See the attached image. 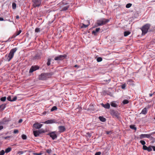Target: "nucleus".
I'll use <instances>...</instances> for the list:
<instances>
[{
  "instance_id": "f257e3e1",
  "label": "nucleus",
  "mask_w": 155,
  "mask_h": 155,
  "mask_svg": "<svg viewBox=\"0 0 155 155\" xmlns=\"http://www.w3.org/2000/svg\"><path fill=\"white\" fill-rule=\"evenodd\" d=\"M17 49L16 48L12 49L8 54H6L5 57L6 61H9L13 58L15 53Z\"/></svg>"
},
{
  "instance_id": "f03ea898",
  "label": "nucleus",
  "mask_w": 155,
  "mask_h": 155,
  "mask_svg": "<svg viewBox=\"0 0 155 155\" xmlns=\"http://www.w3.org/2000/svg\"><path fill=\"white\" fill-rule=\"evenodd\" d=\"M52 73H43L41 74L39 76V78L41 80H46L50 77L52 75Z\"/></svg>"
},
{
  "instance_id": "7ed1b4c3",
  "label": "nucleus",
  "mask_w": 155,
  "mask_h": 155,
  "mask_svg": "<svg viewBox=\"0 0 155 155\" xmlns=\"http://www.w3.org/2000/svg\"><path fill=\"white\" fill-rule=\"evenodd\" d=\"M109 21V20L105 18H102L98 20L97 21V23L98 26H101L106 24Z\"/></svg>"
},
{
  "instance_id": "20e7f679",
  "label": "nucleus",
  "mask_w": 155,
  "mask_h": 155,
  "mask_svg": "<svg viewBox=\"0 0 155 155\" xmlns=\"http://www.w3.org/2000/svg\"><path fill=\"white\" fill-rule=\"evenodd\" d=\"M150 25L149 24H147L143 26L141 28L143 35H145L147 33L148 29L150 28Z\"/></svg>"
},
{
  "instance_id": "39448f33",
  "label": "nucleus",
  "mask_w": 155,
  "mask_h": 155,
  "mask_svg": "<svg viewBox=\"0 0 155 155\" xmlns=\"http://www.w3.org/2000/svg\"><path fill=\"white\" fill-rule=\"evenodd\" d=\"M66 57L65 54L60 55L57 56L55 57L54 58V60L56 61H61L63 60Z\"/></svg>"
},
{
  "instance_id": "423d86ee",
  "label": "nucleus",
  "mask_w": 155,
  "mask_h": 155,
  "mask_svg": "<svg viewBox=\"0 0 155 155\" xmlns=\"http://www.w3.org/2000/svg\"><path fill=\"white\" fill-rule=\"evenodd\" d=\"M47 135H49L53 140L55 139L57 137V136L56 134V132L55 131H53L49 133H48Z\"/></svg>"
},
{
  "instance_id": "0eeeda50",
  "label": "nucleus",
  "mask_w": 155,
  "mask_h": 155,
  "mask_svg": "<svg viewBox=\"0 0 155 155\" xmlns=\"http://www.w3.org/2000/svg\"><path fill=\"white\" fill-rule=\"evenodd\" d=\"M111 114L113 117L117 118L119 117V113L117 111L112 110L111 111Z\"/></svg>"
},
{
  "instance_id": "6e6552de",
  "label": "nucleus",
  "mask_w": 155,
  "mask_h": 155,
  "mask_svg": "<svg viewBox=\"0 0 155 155\" xmlns=\"http://www.w3.org/2000/svg\"><path fill=\"white\" fill-rule=\"evenodd\" d=\"M39 67L38 66H32L30 68L29 72L30 73H32L34 71H35L39 69Z\"/></svg>"
},
{
  "instance_id": "1a4fd4ad",
  "label": "nucleus",
  "mask_w": 155,
  "mask_h": 155,
  "mask_svg": "<svg viewBox=\"0 0 155 155\" xmlns=\"http://www.w3.org/2000/svg\"><path fill=\"white\" fill-rule=\"evenodd\" d=\"M45 124H51L52 123H57V122H56L55 120L54 119H50L48 120L45 121L43 122Z\"/></svg>"
},
{
  "instance_id": "9d476101",
  "label": "nucleus",
  "mask_w": 155,
  "mask_h": 155,
  "mask_svg": "<svg viewBox=\"0 0 155 155\" xmlns=\"http://www.w3.org/2000/svg\"><path fill=\"white\" fill-rule=\"evenodd\" d=\"M12 97H13V96H9L7 98V100L10 101H15L17 99V97L16 96H15L13 98H12Z\"/></svg>"
},
{
  "instance_id": "9b49d317",
  "label": "nucleus",
  "mask_w": 155,
  "mask_h": 155,
  "mask_svg": "<svg viewBox=\"0 0 155 155\" xmlns=\"http://www.w3.org/2000/svg\"><path fill=\"white\" fill-rule=\"evenodd\" d=\"M58 129L59 130V132L60 133L64 132L66 129V128L64 126H59L58 127Z\"/></svg>"
},
{
  "instance_id": "f8f14e48",
  "label": "nucleus",
  "mask_w": 155,
  "mask_h": 155,
  "mask_svg": "<svg viewBox=\"0 0 155 155\" xmlns=\"http://www.w3.org/2000/svg\"><path fill=\"white\" fill-rule=\"evenodd\" d=\"M42 124L37 123L33 124L34 127L36 129L40 128L42 126Z\"/></svg>"
},
{
  "instance_id": "ddd939ff",
  "label": "nucleus",
  "mask_w": 155,
  "mask_h": 155,
  "mask_svg": "<svg viewBox=\"0 0 155 155\" xmlns=\"http://www.w3.org/2000/svg\"><path fill=\"white\" fill-rule=\"evenodd\" d=\"M140 139H142L145 138H150V135L148 134H141L139 136Z\"/></svg>"
},
{
  "instance_id": "4468645a",
  "label": "nucleus",
  "mask_w": 155,
  "mask_h": 155,
  "mask_svg": "<svg viewBox=\"0 0 155 155\" xmlns=\"http://www.w3.org/2000/svg\"><path fill=\"white\" fill-rule=\"evenodd\" d=\"M101 105L104 107L106 109H109L110 107V104L107 103L106 104H101Z\"/></svg>"
},
{
  "instance_id": "2eb2a0df",
  "label": "nucleus",
  "mask_w": 155,
  "mask_h": 155,
  "mask_svg": "<svg viewBox=\"0 0 155 155\" xmlns=\"http://www.w3.org/2000/svg\"><path fill=\"white\" fill-rule=\"evenodd\" d=\"M147 109L148 108H147L146 107L144 108L142 110L140 114H142L144 115L146 114L147 113Z\"/></svg>"
},
{
  "instance_id": "dca6fc26",
  "label": "nucleus",
  "mask_w": 155,
  "mask_h": 155,
  "mask_svg": "<svg viewBox=\"0 0 155 155\" xmlns=\"http://www.w3.org/2000/svg\"><path fill=\"white\" fill-rule=\"evenodd\" d=\"M6 104H3L0 105V111L3 110L6 107Z\"/></svg>"
},
{
  "instance_id": "f3484780",
  "label": "nucleus",
  "mask_w": 155,
  "mask_h": 155,
  "mask_svg": "<svg viewBox=\"0 0 155 155\" xmlns=\"http://www.w3.org/2000/svg\"><path fill=\"white\" fill-rule=\"evenodd\" d=\"M33 133L35 137H38L40 134L38 130L33 131Z\"/></svg>"
},
{
  "instance_id": "a211bd4d",
  "label": "nucleus",
  "mask_w": 155,
  "mask_h": 155,
  "mask_svg": "<svg viewBox=\"0 0 155 155\" xmlns=\"http://www.w3.org/2000/svg\"><path fill=\"white\" fill-rule=\"evenodd\" d=\"M99 119L100 121H102V122H104L106 120V119H105V118L104 117L102 116L99 117Z\"/></svg>"
},
{
  "instance_id": "6ab92c4d",
  "label": "nucleus",
  "mask_w": 155,
  "mask_h": 155,
  "mask_svg": "<svg viewBox=\"0 0 155 155\" xmlns=\"http://www.w3.org/2000/svg\"><path fill=\"white\" fill-rule=\"evenodd\" d=\"M131 32L129 31H125L124 33V36L125 37L127 36L130 34Z\"/></svg>"
},
{
  "instance_id": "aec40b11",
  "label": "nucleus",
  "mask_w": 155,
  "mask_h": 155,
  "mask_svg": "<svg viewBox=\"0 0 155 155\" xmlns=\"http://www.w3.org/2000/svg\"><path fill=\"white\" fill-rule=\"evenodd\" d=\"M100 30V28H96L95 31H93L92 33L95 35Z\"/></svg>"
},
{
  "instance_id": "412c9836",
  "label": "nucleus",
  "mask_w": 155,
  "mask_h": 155,
  "mask_svg": "<svg viewBox=\"0 0 155 155\" xmlns=\"http://www.w3.org/2000/svg\"><path fill=\"white\" fill-rule=\"evenodd\" d=\"M69 5H66L61 10L62 11H65L68 9L69 8Z\"/></svg>"
},
{
  "instance_id": "4be33fe9",
  "label": "nucleus",
  "mask_w": 155,
  "mask_h": 155,
  "mask_svg": "<svg viewBox=\"0 0 155 155\" xmlns=\"http://www.w3.org/2000/svg\"><path fill=\"white\" fill-rule=\"evenodd\" d=\"M87 22L88 23V24L85 25L84 24H82V25L81 26V28H86L87 27H88V26L89 24L90 23L88 21Z\"/></svg>"
},
{
  "instance_id": "5701e85b",
  "label": "nucleus",
  "mask_w": 155,
  "mask_h": 155,
  "mask_svg": "<svg viewBox=\"0 0 155 155\" xmlns=\"http://www.w3.org/2000/svg\"><path fill=\"white\" fill-rule=\"evenodd\" d=\"M127 84H130V85H133V81H132V80H131V79L127 81Z\"/></svg>"
},
{
  "instance_id": "b1692460",
  "label": "nucleus",
  "mask_w": 155,
  "mask_h": 155,
  "mask_svg": "<svg viewBox=\"0 0 155 155\" xmlns=\"http://www.w3.org/2000/svg\"><path fill=\"white\" fill-rule=\"evenodd\" d=\"M37 130L39 132V133L40 134L45 132V130L42 129H40L38 130Z\"/></svg>"
},
{
  "instance_id": "393cba45",
  "label": "nucleus",
  "mask_w": 155,
  "mask_h": 155,
  "mask_svg": "<svg viewBox=\"0 0 155 155\" xmlns=\"http://www.w3.org/2000/svg\"><path fill=\"white\" fill-rule=\"evenodd\" d=\"M11 150V148L10 147H8L5 150V152L6 153H8L10 152Z\"/></svg>"
},
{
  "instance_id": "a878e982",
  "label": "nucleus",
  "mask_w": 155,
  "mask_h": 155,
  "mask_svg": "<svg viewBox=\"0 0 155 155\" xmlns=\"http://www.w3.org/2000/svg\"><path fill=\"white\" fill-rule=\"evenodd\" d=\"M12 8L14 9H15L16 8V5L15 3L13 2L12 3Z\"/></svg>"
},
{
  "instance_id": "bb28decb",
  "label": "nucleus",
  "mask_w": 155,
  "mask_h": 155,
  "mask_svg": "<svg viewBox=\"0 0 155 155\" xmlns=\"http://www.w3.org/2000/svg\"><path fill=\"white\" fill-rule=\"evenodd\" d=\"M111 105L113 107H117V104L114 102H111Z\"/></svg>"
},
{
  "instance_id": "cd10ccee",
  "label": "nucleus",
  "mask_w": 155,
  "mask_h": 155,
  "mask_svg": "<svg viewBox=\"0 0 155 155\" xmlns=\"http://www.w3.org/2000/svg\"><path fill=\"white\" fill-rule=\"evenodd\" d=\"M57 108L56 106H53L51 109V111H53L55 110H57Z\"/></svg>"
},
{
  "instance_id": "c85d7f7f",
  "label": "nucleus",
  "mask_w": 155,
  "mask_h": 155,
  "mask_svg": "<svg viewBox=\"0 0 155 155\" xmlns=\"http://www.w3.org/2000/svg\"><path fill=\"white\" fill-rule=\"evenodd\" d=\"M152 146H149L147 147V151L148 152H150L152 150Z\"/></svg>"
},
{
  "instance_id": "c756f323",
  "label": "nucleus",
  "mask_w": 155,
  "mask_h": 155,
  "mask_svg": "<svg viewBox=\"0 0 155 155\" xmlns=\"http://www.w3.org/2000/svg\"><path fill=\"white\" fill-rule=\"evenodd\" d=\"M6 97H3L0 98V100L1 101L4 102L6 101Z\"/></svg>"
},
{
  "instance_id": "7c9ffc66",
  "label": "nucleus",
  "mask_w": 155,
  "mask_h": 155,
  "mask_svg": "<svg viewBox=\"0 0 155 155\" xmlns=\"http://www.w3.org/2000/svg\"><path fill=\"white\" fill-rule=\"evenodd\" d=\"M130 128L135 130H136L137 129L136 127H135V126L134 125H130Z\"/></svg>"
},
{
  "instance_id": "2f4dec72",
  "label": "nucleus",
  "mask_w": 155,
  "mask_h": 155,
  "mask_svg": "<svg viewBox=\"0 0 155 155\" xmlns=\"http://www.w3.org/2000/svg\"><path fill=\"white\" fill-rule=\"evenodd\" d=\"M129 103V101L127 100H124L123 101V103L124 104H126Z\"/></svg>"
},
{
  "instance_id": "473e14b6",
  "label": "nucleus",
  "mask_w": 155,
  "mask_h": 155,
  "mask_svg": "<svg viewBox=\"0 0 155 155\" xmlns=\"http://www.w3.org/2000/svg\"><path fill=\"white\" fill-rule=\"evenodd\" d=\"M132 5V4L131 3H128L127 4L126 6V8H130Z\"/></svg>"
},
{
  "instance_id": "72a5a7b5",
  "label": "nucleus",
  "mask_w": 155,
  "mask_h": 155,
  "mask_svg": "<svg viewBox=\"0 0 155 155\" xmlns=\"http://www.w3.org/2000/svg\"><path fill=\"white\" fill-rule=\"evenodd\" d=\"M102 58L101 57H98L97 59V61L98 62H100L102 61Z\"/></svg>"
},
{
  "instance_id": "f704fd0d",
  "label": "nucleus",
  "mask_w": 155,
  "mask_h": 155,
  "mask_svg": "<svg viewBox=\"0 0 155 155\" xmlns=\"http://www.w3.org/2000/svg\"><path fill=\"white\" fill-rule=\"evenodd\" d=\"M51 59H48V62H47V65L48 66H49L51 64Z\"/></svg>"
},
{
  "instance_id": "c9c22d12",
  "label": "nucleus",
  "mask_w": 155,
  "mask_h": 155,
  "mask_svg": "<svg viewBox=\"0 0 155 155\" xmlns=\"http://www.w3.org/2000/svg\"><path fill=\"white\" fill-rule=\"evenodd\" d=\"M23 140H26L27 139L26 136L24 134H23L21 136Z\"/></svg>"
},
{
  "instance_id": "e433bc0d",
  "label": "nucleus",
  "mask_w": 155,
  "mask_h": 155,
  "mask_svg": "<svg viewBox=\"0 0 155 155\" xmlns=\"http://www.w3.org/2000/svg\"><path fill=\"white\" fill-rule=\"evenodd\" d=\"M140 142L143 146L145 145V144H146L144 140H140Z\"/></svg>"
},
{
  "instance_id": "4c0bfd02",
  "label": "nucleus",
  "mask_w": 155,
  "mask_h": 155,
  "mask_svg": "<svg viewBox=\"0 0 155 155\" xmlns=\"http://www.w3.org/2000/svg\"><path fill=\"white\" fill-rule=\"evenodd\" d=\"M126 87V84H124L121 86V88L122 89H125V88Z\"/></svg>"
},
{
  "instance_id": "58836bf2",
  "label": "nucleus",
  "mask_w": 155,
  "mask_h": 155,
  "mask_svg": "<svg viewBox=\"0 0 155 155\" xmlns=\"http://www.w3.org/2000/svg\"><path fill=\"white\" fill-rule=\"evenodd\" d=\"M35 31L36 32H39L40 31V28H36L35 30Z\"/></svg>"
},
{
  "instance_id": "ea45409f",
  "label": "nucleus",
  "mask_w": 155,
  "mask_h": 155,
  "mask_svg": "<svg viewBox=\"0 0 155 155\" xmlns=\"http://www.w3.org/2000/svg\"><path fill=\"white\" fill-rule=\"evenodd\" d=\"M147 147H147L146 146L144 145L143 146V149L144 150H147Z\"/></svg>"
},
{
  "instance_id": "a19ab883",
  "label": "nucleus",
  "mask_w": 155,
  "mask_h": 155,
  "mask_svg": "<svg viewBox=\"0 0 155 155\" xmlns=\"http://www.w3.org/2000/svg\"><path fill=\"white\" fill-rule=\"evenodd\" d=\"M5 154V151L3 150H2L0 152V155H4Z\"/></svg>"
},
{
  "instance_id": "79ce46f5",
  "label": "nucleus",
  "mask_w": 155,
  "mask_h": 155,
  "mask_svg": "<svg viewBox=\"0 0 155 155\" xmlns=\"http://www.w3.org/2000/svg\"><path fill=\"white\" fill-rule=\"evenodd\" d=\"M51 149H48L46 150V152L48 154H50L51 153Z\"/></svg>"
},
{
  "instance_id": "37998d69",
  "label": "nucleus",
  "mask_w": 155,
  "mask_h": 155,
  "mask_svg": "<svg viewBox=\"0 0 155 155\" xmlns=\"http://www.w3.org/2000/svg\"><path fill=\"white\" fill-rule=\"evenodd\" d=\"M33 154L34 155H41L42 154V153H33Z\"/></svg>"
},
{
  "instance_id": "c03bdc74",
  "label": "nucleus",
  "mask_w": 155,
  "mask_h": 155,
  "mask_svg": "<svg viewBox=\"0 0 155 155\" xmlns=\"http://www.w3.org/2000/svg\"><path fill=\"white\" fill-rule=\"evenodd\" d=\"M21 30H20L19 31L15 33L16 35L18 36V35H19L21 33Z\"/></svg>"
},
{
  "instance_id": "a18cd8bd",
  "label": "nucleus",
  "mask_w": 155,
  "mask_h": 155,
  "mask_svg": "<svg viewBox=\"0 0 155 155\" xmlns=\"http://www.w3.org/2000/svg\"><path fill=\"white\" fill-rule=\"evenodd\" d=\"M40 3L38 4H37L36 3H35L34 5V7H38L40 5Z\"/></svg>"
},
{
  "instance_id": "49530a36",
  "label": "nucleus",
  "mask_w": 155,
  "mask_h": 155,
  "mask_svg": "<svg viewBox=\"0 0 155 155\" xmlns=\"http://www.w3.org/2000/svg\"><path fill=\"white\" fill-rule=\"evenodd\" d=\"M13 132L15 134H17L18 133V130H15Z\"/></svg>"
},
{
  "instance_id": "de8ad7c7",
  "label": "nucleus",
  "mask_w": 155,
  "mask_h": 155,
  "mask_svg": "<svg viewBox=\"0 0 155 155\" xmlns=\"http://www.w3.org/2000/svg\"><path fill=\"white\" fill-rule=\"evenodd\" d=\"M101 154V152H96L95 153V155H100Z\"/></svg>"
},
{
  "instance_id": "09e8293b",
  "label": "nucleus",
  "mask_w": 155,
  "mask_h": 155,
  "mask_svg": "<svg viewBox=\"0 0 155 155\" xmlns=\"http://www.w3.org/2000/svg\"><path fill=\"white\" fill-rule=\"evenodd\" d=\"M11 137V136H9L4 137L3 138L5 139L6 140V139H7L8 138H10Z\"/></svg>"
},
{
  "instance_id": "8fccbe9b",
  "label": "nucleus",
  "mask_w": 155,
  "mask_h": 155,
  "mask_svg": "<svg viewBox=\"0 0 155 155\" xmlns=\"http://www.w3.org/2000/svg\"><path fill=\"white\" fill-rule=\"evenodd\" d=\"M154 134H155V132H152L150 134H149L148 135H150V137L151 135H153Z\"/></svg>"
},
{
  "instance_id": "3c124183",
  "label": "nucleus",
  "mask_w": 155,
  "mask_h": 155,
  "mask_svg": "<svg viewBox=\"0 0 155 155\" xmlns=\"http://www.w3.org/2000/svg\"><path fill=\"white\" fill-rule=\"evenodd\" d=\"M24 153L23 151H19L18 152V153H20L21 154H22Z\"/></svg>"
},
{
  "instance_id": "603ef678",
  "label": "nucleus",
  "mask_w": 155,
  "mask_h": 155,
  "mask_svg": "<svg viewBox=\"0 0 155 155\" xmlns=\"http://www.w3.org/2000/svg\"><path fill=\"white\" fill-rule=\"evenodd\" d=\"M17 35H16V34H14L12 37V38H15Z\"/></svg>"
},
{
  "instance_id": "864d4df0",
  "label": "nucleus",
  "mask_w": 155,
  "mask_h": 155,
  "mask_svg": "<svg viewBox=\"0 0 155 155\" xmlns=\"http://www.w3.org/2000/svg\"><path fill=\"white\" fill-rule=\"evenodd\" d=\"M152 149H153V150L155 151V147L153 146H152Z\"/></svg>"
},
{
  "instance_id": "5fc2aeb1",
  "label": "nucleus",
  "mask_w": 155,
  "mask_h": 155,
  "mask_svg": "<svg viewBox=\"0 0 155 155\" xmlns=\"http://www.w3.org/2000/svg\"><path fill=\"white\" fill-rule=\"evenodd\" d=\"M3 128V127L2 126L0 125V130L2 129Z\"/></svg>"
},
{
  "instance_id": "6e6d98bb",
  "label": "nucleus",
  "mask_w": 155,
  "mask_h": 155,
  "mask_svg": "<svg viewBox=\"0 0 155 155\" xmlns=\"http://www.w3.org/2000/svg\"><path fill=\"white\" fill-rule=\"evenodd\" d=\"M4 21V19L3 18L0 17V21Z\"/></svg>"
},
{
  "instance_id": "4d7b16f0",
  "label": "nucleus",
  "mask_w": 155,
  "mask_h": 155,
  "mask_svg": "<svg viewBox=\"0 0 155 155\" xmlns=\"http://www.w3.org/2000/svg\"><path fill=\"white\" fill-rule=\"evenodd\" d=\"M22 121V119H20L19 120V123H20Z\"/></svg>"
},
{
  "instance_id": "13d9d810",
  "label": "nucleus",
  "mask_w": 155,
  "mask_h": 155,
  "mask_svg": "<svg viewBox=\"0 0 155 155\" xmlns=\"http://www.w3.org/2000/svg\"><path fill=\"white\" fill-rule=\"evenodd\" d=\"M153 94H149V96H150V97H152V95H153Z\"/></svg>"
},
{
  "instance_id": "bf43d9fd",
  "label": "nucleus",
  "mask_w": 155,
  "mask_h": 155,
  "mask_svg": "<svg viewBox=\"0 0 155 155\" xmlns=\"http://www.w3.org/2000/svg\"><path fill=\"white\" fill-rule=\"evenodd\" d=\"M19 18V16L18 15H17L16 16V19H18V18Z\"/></svg>"
},
{
  "instance_id": "052dcab7",
  "label": "nucleus",
  "mask_w": 155,
  "mask_h": 155,
  "mask_svg": "<svg viewBox=\"0 0 155 155\" xmlns=\"http://www.w3.org/2000/svg\"><path fill=\"white\" fill-rule=\"evenodd\" d=\"M110 132L107 131L106 133L107 134H109Z\"/></svg>"
},
{
  "instance_id": "680f3d73",
  "label": "nucleus",
  "mask_w": 155,
  "mask_h": 155,
  "mask_svg": "<svg viewBox=\"0 0 155 155\" xmlns=\"http://www.w3.org/2000/svg\"><path fill=\"white\" fill-rule=\"evenodd\" d=\"M87 134H89V137H90L91 136V135L89 133H88Z\"/></svg>"
},
{
  "instance_id": "e2e57ef3",
  "label": "nucleus",
  "mask_w": 155,
  "mask_h": 155,
  "mask_svg": "<svg viewBox=\"0 0 155 155\" xmlns=\"http://www.w3.org/2000/svg\"><path fill=\"white\" fill-rule=\"evenodd\" d=\"M77 66H77V65H75L74 66V67H77Z\"/></svg>"
},
{
  "instance_id": "0e129e2a",
  "label": "nucleus",
  "mask_w": 155,
  "mask_h": 155,
  "mask_svg": "<svg viewBox=\"0 0 155 155\" xmlns=\"http://www.w3.org/2000/svg\"><path fill=\"white\" fill-rule=\"evenodd\" d=\"M8 121V120H5V121Z\"/></svg>"
},
{
  "instance_id": "69168bd1",
  "label": "nucleus",
  "mask_w": 155,
  "mask_h": 155,
  "mask_svg": "<svg viewBox=\"0 0 155 155\" xmlns=\"http://www.w3.org/2000/svg\"><path fill=\"white\" fill-rule=\"evenodd\" d=\"M54 155H55V154H54Z\"/></svg>"
},
{
  "instance_id": "338daca9",
  "label": "nucleus",
  "mask_w": 155,
  "mask_h": 155,
  "mask_svg": "<svg viewBox=\"0 0 155 155\" xmlns=\"http://www.w3.org/2000/svg\"><path fill=\"white\" fill-rule=\"evenodd\" d=\"M154 119L155 120V117L154 118Z\"/></svg>"
}]
</instances>
